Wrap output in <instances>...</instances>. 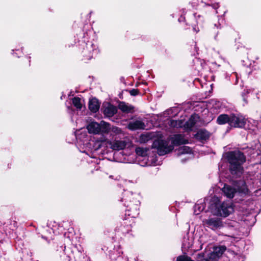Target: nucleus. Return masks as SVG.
Wrapping results in <instances>:
<instances>
[{
    "instance_id": "nucleus-31",
    "label": "nucleus",
    "mask_w": 261,
    "mask_h": 261,
    "mask_svg": "<svg viewBox=\"0 0 261 261\" xmlns=\"http://www.w3.org/2000/svg\"><path fill=\"white\" fill-rule=\"evenodd\" d=\"M195 208H198L199 210V211H201L203 210V207H202V208H201V206H199V205H195Z\"/></svg>"
},
{
    "instance_id": "nucleus-33",
    "label": "nucleus",
    "mask_w": 261,
    "mask_h": 261,
    "mask_svg": "<svg viewBox=\"0 0 261 261\" xmlns=\"http://www.w3.org/2000/svg\"><path fill=\"white\" fill-rule=\"evenodd\" d=\"M199 256H200L201 258L203 257V255L201 254H199Z\"/></svg>"
},
{
    "instance_id": "nucleus-27",
    "label": "nucleus",
    "mask_w": 261,
    "mask_h": 261,
    "mask_svg": "<svg viewBox=\"0 0 261 261\" xmlns=\"http://www.w3.org/2000/svg\"><path fill=\"white\" fill-rule=\"evenodd\" d=\"M176 261H194L191 259L190 257L180 255L177 257Z\"/></svg>"
},
{
    "instance_id": "nucleus-29",
    "label": "nucleus",
    "mask_w": 261,
    "mask_h": 261,
    "mask_svg": "<svg viewBox=\"0 0 261 261\" xmlns=\"http://www.w3.org/2000/svg\"><path fill=\"white\" fill-rule=\"evenodd\" d=\"M129 92L130 94L133 96L137 95L138 93V91L137 89H132L130 90Z\"/></svg>"
},
{
    "instance_id": "nucleus-10",
    "label": "nucleus",
    "mask_w": 261,
    "mask_h": 261,
    "mask_svg": "<svg viewBox=\"0 0 261 261\" xmlns=\"http://www.w3.org/2000/svg\"><path fill=\"white\" fill-rule=\"evenodd\" d=\"M107 144L109 145L110 147L115 150H120L123 149L126 145V143L124 141H108Z\"/></svg>"
},
{
    "instance_id": "nucleus-28",
    "label": "nucleus",
    "mask_w": 261,
    "mask_h": 261,
    "mask_svg": "<svg viewBox=\"0 0 261 261\" xmlns=\"http://www.w3.org/2000/svg\"><path fill=\"white\" fill-rule=\"evenodd\" d=\"M259 144H256V147L257 148V149H253V152L252 153V154H254L256 153L257 156H258V159H259L261 158V156H260L261 151L260 150L258 149L259 148Z\"/></svg>"
},
{
    "instance_id": "nucleus-20",
    "label": "nucleus",
    "mask_w": 261,
    "mask_h": 261,
    "mask_svg": "<svg viewBox=\"0 0 261 261\" xmlns=\"http://www.w3.org/2000/svg\"><path fill=\"white\" fill-rule=\"evenodd\" d=\"M226 248L224 246H220L214 248L213 251L219 258L226 250Z\"/></svg>"
},
{
    "instance_id": "nucleus-11",
    "label": "nucleus",
    "mask_w": 261,
    "mask_h": 261,
    "mask_svg": "<svg viewBox=\"0 0 261 261\" xmlns=\"http://www.w3.org/2000/svg\"><path fill=\"white\" fill-rule=\"evenodd\" d=\"M199 118L197 115H192L188 121L185 122L184 121L183 128L186 130H191L192 128L195 125V124L198 121Z\"/></svg>"
},
{
    "instance_id": "nucleus-24",
    "label": "nucleus",
    "mask_w": 261,
    "mask_h": 261,
    "mask_svg": "<svg viewBox=\"0 0 261 261\" xmlns=\"http://www.w3.org/2000/svg\"><path fill=\"white\" fill-rule=\"evenodd\" d=\"M209 105L207 106V108H210L211 106L215 109H217L220 107V102L215 99H211L208 102Z\"/></svg>"
},
{
    "instance_id": "nucleus-14",
    "label": "nucleus",
    "mask_w": 261,
    "mask_h": 261,
    "mask_svg": "<svg viewBox=\"0 0 261 261\" xmlns=\"http://www.w3.org/2000/svg\"><path fill=\"white\" fill-rule=\"evenodd\" d=\"M118 107L121 111L126 113L133 112L134 109L133 106L123 101L119 102Z\"/></svg>"
},
{
    "instance_id": "nucleus-4",
    "label": "nucleus",
    "mask_w": 261,
    "mask_h": 261,
    "mask_svg": "<svg viewBox=\"0 0 261 261\" xmlns=\"http://www.w3.org/2000/svg\"><path fill=\"white\" fill-rule=\"evenodd\" d=\"M87 128L90 133L95 134L108 133L110 129L109 124L105 121H101L100 123L92 122L87 125Z\"/></svg>"
},
{
    "instance_id": "nucleus-16",
    "label": "nucleus",
    "mask_w": 261,
    "mask_h": 261,
    "mask_svg": "<svg viewBox=\"0 0 261 261\" xmlns=\"http://www.w3.org/2000/svg\"><path fill=\"white\" fill-rule=\"evenodd\" d=\"M89 108L90 111L96 112L99 110V103L96 98H93L90 100Z\"/></svg>"
},
{
    "instance_id": "nucleus-17",
    "label": "nucleus",
    "mask_w": 261,
    "mask_h": 261,
    "mask_svg": "<svg viewBox=\"0 0 261 261\" xmlns=\"http://www.w3.org/2000/svg\"><path fill=\"white\" fill-rule=\"evenodd\" d=\"M230 121V115L221 114L218 116L217 122L219 124L222 125L228 123L229 124Z\"/></svg>"
},
{
    "instance_id": "nucleus-12",
    "label": "nucleus",
    "mask_w": 261,
    "mask_h": 261,
    "mask_svg": "<svg viewBox=\"0 0 261 261\" xmlns=\"http://www.w3.org/2000/svg\"><path fill=\"white\" fill-rule=\"evenodd\" d=\"M117 112L116 107L110 103H107L104 106L103 113L107 117H112Z\"/></svg>"
},
{
    "instance_id": "nucleus-18",
    "label": "nucleus",
    "mask_w": 261,
    "mask_h": 261,
    "mask_svg": "<svg viewBox=\"0 0 261 261\" xmlns=\"http://www.w3.org/2000/svg\"><path fill=\"white\" fill-rule=\"evenodd\" d=\"M255 169L257 170L256 172L249 174L250 180L259 179L261 178V165H257Z\"/></svg>"
},
{
    "instance_id": "nucleus-1",
    "label": "nucleus",
    "mask_w": 261,
    "mask_h": 261,
    "mask_svg": "<svg viewBox=\"0 0 261 261\" xmlns=\"http://www.w3.org/2000/svg\"><path fill=\"white\" fill-rule=\"evenodd\" d=\"M154 139L152 146L157 149L160 155H163L170 152L173 149V146H168L167 142L164 141L163 136L160 133H148L142 134L140 137L141 141L145 142L148 140Z\"/></svg>"
},
{
    "instance_id": "nucleus-23",
    "label": "nucleus",
    "mask_w": 261,
    "mask_h": 261,
    "mask_svg": "<svg viewBox=\"0 0 261 261\" xmlns=\"http://www.w3.org/2000/svg\"><path fill=\"white\" fill-rule=\"evenodd\" d=\"M148 149L142 147H137L136 149V152L137 155L141 156H145L147 155Z\"/></svg>"
},
{
    "instance_id": "nucleus-9",
    "label": "nucleus",
    "mask_w": 261,
    "mask_h": 261,
    "mask_svg": "<svg viewBox=\"0 0 261 261\" xmlns=\"http://www.w3.org/2000/svg\"><path fill=\"white\" fill-rule=\"evenodd\" d=\"M177 154L178 156L186 155L184 159H190L193 157V154L192 149L188 146H183L179 147L177 151ZM184 158L181 160H182Z\"/></svg>"
},
{
    "instance_id": "nucleus-8",
    "label": "nucleus",
    "mask_w": 261,
    "mask_h": 261,
    "mask_svg": "<svg viewBox=\"0 0 261 261\" xmlns=\"http://www.w3.org/2000/svg\"><path fill=\"white\" fill-rule=\"evenodd\" d=\"M164 141L166 143V144L168 146H173L174 148V145H177L181 144H187L188 143V141L187 139H185L184 137L181 135H177L174 136L172 138V144L169 145L170 139L169 138L167 139V140L164 139Z\"/></svg>"
},
{
    "instance_id": "nucleus-25",
    "label": "nucleus",
    "mask_w": 261,
    "mask_h": 261,
    "mask_svg": "<svg viewBox=\"0 0 261 261\" xmlns=\"http://www.w3.org/2000/svg\"><path fill=\"white\" fill-rule=\"evenodd\" d=\"M219 257L217 256L216 254L213 251L209 253L206 261H218Z\"/></svg>"
},
{
    "instance_id": "nucleus-22",
    "label": "nucleus",
    "mask_w": 261,
    "mask_h": 261,
    "mask_svg": "<svg viewBox=\"0 0 261 261\" xmlns=\"http://www.w3.org/2000/svg\"><path fill=\"white\" fill-rule=\"evenodd\" d=\"M170 125L175 127H183L184 121L182 120H171Z\"/></svg>"
},
{
    "instance_id": "nucleus-32",
    "label": "nucleus",
    "mask_w": 261,
    "mask_h": 261,
    "mask_svg": "<svg viewBox=\"0 0 261 261\" xmlns=\"http://www.w3.org/2000/svg\"><path fill=\"white\" fill-rule=\"evenodd\" d=\"M209 86H210V88L207 90H205V92H206L207 91L210 92L212 90V85H210Z\"/></svg>"
},
{
    "instance_id": "nucleus-19",
    "label": "nucleus",
    "mask_w": 261,
    "mask_h": 261,
    "mask_svg": "<svg viewBox=\"0 0 261 261\" xmlns=\"http://www.w3.org/2000/svg\"><path fill=\"white\" fill-rule=\"evenodd\" d=\"M79 131L76 132L75 134V136L76 137V139L77 140V141L79 142V145H82V142H83V143L85 142V141H88V139H87V135L86 133L85 132L83 134H82L81 135H79ZM85 144L83 143V145H85Z\"/></svg>"
},
{
    "instance_id": "nucleus-2",
    "label": "nucleus",
    "mask_w": 261,
    "mask_h": 261,
    "mask_svg": "<svg viewBox=\"0 0 261 261\" xmlns=\"http://www.w3.org/2000/svg\"><path fill=\"white\" fill-rule=\"evenodd\" d=\"M226 157L230 164L231 173L234 176H239L243 170L242 164L245 161L244 154L240 151H230L226 153Z\"/></svg>"
},
{
    "instance_id": "nucleus-5",
    "label": "nucleus",
    "mask_w": 261,
    "mask_h": 261,
    "mask_svg": "<svg viewBox=\"0 0 261 261\" xmlns=\"http://www.w3.org/2000/svg\"><path fill=\"white\" fill-rule=\"evenodd\" d=\"M236 188H233L228 185H225L222 189V191L224 194L228 198H232L234 196V193L237 190L240 192H246L247 189L246 187V184L244 181H241L239 184L236 185Z\"/></svg>"
},
{
    "instance_id": "nucleus-30",
    "label": "nucleus",
    "mask_w": 261,
    "mask_h": 261,
    "mask_svg": "<svg viewBox=\"0 0 261 261\" xmlns=\"http://www.w3.org/2000/svg\"><path fill=\"white\" fill-rule=\"evenodd\" d=\"M201 85L202 88H204L205 87H207V83H206V82L202 83Z\"/></svg>"
},
{
    "instance_id": "nucleus-3",
    "label": "nucleus",
    "mask_w": 261,
    "mask_h": 261,
    "mask_svg": "<svg viewBox=\"0 0 261 261\" xmlns=\"http://www.w3.org/2000/svg\"><path fill=\"white\" fill-rule=\"evenodd\" d=\"M214 203L211 206L212 213L218 216L226 217L231 214L233 211V204L230 201L221 203L217 197L214 198Z\"/></svg>"
},
{
    "instance_id": "nucleus-7",
    "label": "nucleus",
    "mask_w": 261,
    "mask_h": 261,
    "mask_svg": "<svg viewBox=\"0 0 261 261\" xmlns=\"http://www.w3.org/2000/svg\"><path fill=\"white\" fill-rule=\"evenodd\" d=\"M203 223L206 227L215 230L222 227L223 224L221 220L216 218H211L203 221Z\"/></svg>"
},
{
    "instance_id": "nucleus-26",
    "label": "nucleus",
    "mask_w": 261,
    "mask_h": 261,
    "mask_svg": "<svg viewBox=\"0 0 261 261\" xmlns=\"http://www.w3.org/2000/svg\"><path fill=\"white\" fill-rule=\"evenodd\" d=\"M109 132L110 131H111L112 133H113L115 135H117V134H121V130L117 127H110L109 126Z\"/></svg>"
},
{
    "instance_id": "nucleus-13",
    "label": "nucleus",
    "mask_w": 261,
    "mask_h": 261,
    "mask_svg": "<svg viewBox=\"0 0 261 261\" xmlns=\"http://www.w3.org/2000/svg\"><path fill=\"white\" fill-rule=\"evenodd\" d=\"M127 127L129 129L134 130L136 129H144L145 125L142 121L136 120L135 121L129 122Z\"/></svg>"
},
{
    "instance_id": "nucleus-6",
    "label": "nucleus",
    "mask_w": 261,
    "mask_h": 261,
    "mask_svg": "<svg viewBox=\"0 0 261 261\" xmlns=\"http://www.w3.org/2000/svg\"><path fill=\"white\" fill-rule=\"evenodd\" d=\"M246 122L245 118L241 114H230L229 125L234 127H243Z\"/></svg>"
},
{
    "instance_id": "nucleus-21",
    "label": "nucleus",
    "mask_w": 261,
    "mask_h": 261,
    "mask_svg": "<svg viewBox=\"0 0 261 261\" xmlns=\"http://www.w3.org/2000/svg\"><path fill=\"white\" fill-rule=\"evenodd\" d=\"M72 103L78 110H81L83 106L82 100L78 97H74L72 98Z\"/></svg>"
},
{
    "instance_id": "nucleus-15",
    "label": "nucleus",
    "mask_w": 261,
    "mask_h": 261,
    "mask_svg": "<svg viewBox=\"0 0 261 261\" xmlns=\"http://www.w3.org/2000/svg\"><path fill=\"white\" fill-rule=\"evenodd\" d=\"M195 137L196 139L202 141L208 138L209 134L205 130L200 129L195 135Z\"/></svg>"
}]
</instances>
